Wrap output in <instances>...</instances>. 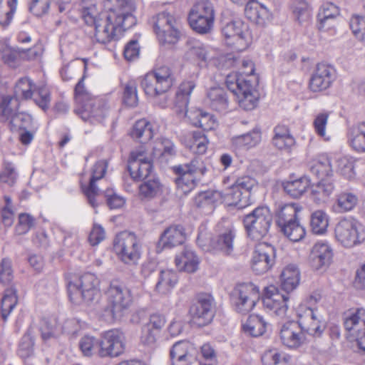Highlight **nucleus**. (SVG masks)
Masks as SVG:
<instances>
[{
    "label": "nucleus",
    "mask_w": 365,
    "mask_h": 365,
    "mask_svg": "<svg viewBox=\"0 0 365 365\" xmlns=\"http://www.w3.org/2000/svg\"><path fill=\"white\" fill-rule=\"evenodd\" d=\"M300 272L297 265L290 264L286 266L280 274V287L287 294L294 290L299 284ZM287 294H280L278 289L271 285L266 287L263 298L264 307L276 316L283 318L288 309Z\"/></svg>",
    "instance_id": "f03ea898"
},
{
    "label": "nucleus",
    "mask_w": 365,
    "mask_h": 365,
    "mask_svg": "<svg viewBox=\"0 0 365 365\" xmlns=\"http://www.w3.org/2000/svg\"><path fill=\"white\" fill-rule=\"evenodd\" d=\"M299 306L298 310L299 322L304 333L308 336H320L325 329V324L322 317L317 313L314 308Z\"/></svg>",
    "instance_id": "aec40b11"
},
{
    "label": "nucleus",
    "mask_w": 365,
    "mask_h": 365,
    "mask_svg": "<svg viewBox=\"0 0 365 365\" xmlns=\"http://www.w3.org/2000/svg\"><path fill=\"white\" fill-rule=\"evenodd\" d=\"M108 14L93 25L94 38L101 43H107L118 38L124 31L135 23L132 13L135 9L133 0H106Z\"/></svg>",
    "instance_id": "f257e3e1"
},
{
    "label": "nucleus",
    "mask_w": 365,
    "mask_h": 365,
    "mask_svg": "<svg viewBox=\"0 0 365 365\" xmlns=\"http://www.w3.org/2000/svg\"><path fill=\"white\" fill-rule=\"evenodd\" d=\"M295 143L294 137L285 125H277L274 129L273 145L281 150H289Z\"/></svg>",
    "instance_id": "72a5a7b5"
},
{
    "label": "nucleus",
    "mask_w": 365,
    "mask_h": 365,
    "mask_svg": "<svg viewBox=\"0 0 365 365\" xmlns=\"http://www.w3.org/2000/svg\"><path fill=\"white\" fill-rule=\"evenodd\" d=\"M214 19V6L207 0H202L195 4L188 15L191 28L199 34L209 32L213 26Z\"/></svg>",
    "instance_id": "ddd939ff"
},
{
    "label": "nucleus",
    "mask_w": 365,
    "mask_h": 365,
    "mask_svg": "<svg viewBox=\"0 0 365 365\" xmlns=\"http://www.w3.org/2000/svg\"><path fill=\"white\" fill-rule=\"evenodd\" d=\"M108 162L106 160L97 161L91 170V178L88 186L84 190L89 204L95 207L97 206L95 197L98 195L99 189L96 185V182L102 179L107 170Z\"/></svg>",
    "instance_id": "bb28decb"
},
{
    "label": "nucleus",
    "mask_w": 365,
    "mask_h": 365,
    "mask_svg": "<svg viewBox=\"0 0 365 365\" xmlns=\"http://www.w3.org/2000/svg\"><path fill=\"white\" fill-rule=\"evenodd\" d=\"M17 0H0V25L7 26L16 10Z\"/></svg>",
    "instance_id": "603ef678"
},
{
    "label": "nucleus",
    "mask_w": 365,
    "mask_h": 365,
    "mask_svg": "<svg viewBox=\"0 0 365 365\" xmlns=\"http://www.w3.org/2000/svg\"><path fill=\"white\" fill-rule=\"evenodd\" d=\"M279 336L282 344L289 348L299 347L309 340L299 321L284 323L281 327Z\"/></svg>",
    "instance_id": "b1692460"
},
{
    "label": "nucleus",
    "mask_w": 365,
    "mask_h": 365,
    "mask_svg": "<svg viewBox=\"0 0 365 365\" xmlns=\"http://www.w3.org/2000/svg\"><path fill=\"white\" fill-rule=\"evenodd\" d=\"M125 349L124 336L118 329H110L101 333L100 339V357H116Z\"/></svg>",
    "instance_id": "6ab92c4d"
},
{
    "label": "nucleus",
    "mask_w": 365,
    "mask_h": 365,
    "mask_svg": "<svg viewBox=\"0 0 365 365\" xmlns=\"http://www.w3.org/2000/svg\"><path fill=\"white\" fill-rule=\"evenodd\" d=\"M328 225V217L323 211L317 210L312 215L310 226L314 233L324 234L327 231Z\"/></svg>",
    "instance_id": "13d9d810"
},
{
    "label": "nucleus",
    "mask_w": 365,
    "mask_h": 365,
    "mask_svg": "<svg viewBox=\"0 0 365 365\" xmlns=\"http://www.w3.org/2000/svg\"><path fill=\"white\" fill-rule=\"evenodd\" d=\"M336 241L345 248L360 245L365 239L361 224L354 218H343L335 226Z\"/></svg>",
    "instance_id": "f8f14e48"
},
{
    "label": "nucleus",
    "mask_w": 365,
    "mask_h": 365,
    "mask_svg": "<svg viewBox=\"0 0 365 365\" xmlns=\"http://www.w3.org/2000/svg\"><path fill=\"white\" fill-rule=\"evenodd\" d=\"M272 222L271 212L265 206L256 207L243 220L247 236L255 241H259L267 235Z\"/></svg>",
    "instance_id": "6e6552de"
},
{
    "label": "nucleus",
    "mask_w": 365,
    "mask_h": 365,
    "mask_svg": "<svg viewBox=\"0 0 365 365\" xmlns=\"http://www.w3.org/2000/svg\"><path fill=\"white\" fill-rule=\"evenodd\" d=\"M334 188V181L329 178H321V180L312 187V197L318 204L325 202L333 193Z\"/></svg>",
    "instance_id": "473e14b6"
},
{
    "label": "nucleus",
    "mask_w": 365,
    "mask_h": 365,
    "mask_svg": "<svg viewBox=\"0 0 365 365\" xmlns=\"http://www.w3.org/2000/svg\"><path fill=\"white\" fill-rule=\"evenodd\" d=\"M18 302L17 290L13 286H10L4 291L0 304V314L4 322H6L8 317Z\"/></svg>",
    "instance_id": "e433bc0d"
},
{
    "label": "nucleus",
    "mask_w": 365,
    "mask_h": 365,
    "mask_svg": "<svg viewBox=\"0 0 365 365\" xmlns=\"http://www.w3.org/2000/svg\"><path fill=\"white\" fill-rule=\"evenodd\" d=\"M350 28L359 41L365 42V17L353 16L350 21Z\"/></svg>",
    "instance_id": "774afa93"
},
{
    "label": "nucleus",
    "mask_w": 365,
    "mask_h": 365,
    "mask_svg": "<svg viewBox=\"0 0 365 365\" xmlns=\"http://www.w3.org/2000/svg\"><path fill=\"white\" fill-rule=\"evenodd\" d=\"M217 193L212 190L200 192L194 198V204L197 207L213 208L214 203L217 201Z\"/></svg>",
    "instance_id": "680f3d73"
},
{
    "label": "nucleus",
    "mask_w": 365,
    "mask_h": 365,
    "mask_svg": "<svg viewBox=\"0 0 365 365\" xmlns=\"http://www.w3.org/2000/svg\"><path fill=\"white\" fill-rule=\"evenodd\" d=\"M339 15V11L337 6L331 3L324 4L318 14L319 29H327L329 26H334V22Z\"/></svg>",
    "instance_id": "c03bdc74"
},
{
    "label": "nucleus",
    "mask_w": 365,
    "mask_h": 365,
    "mask_svg": "<svg viewBox=\"0 0 365 365\" xmlns=\"http://www.w3.org/2000/svg\"><path fill=\"white\" fill-rule=\"evenodd\" d=\"M233 145L238 148H250L256 146L261 141V132L259 128H254L245 134L233 137Z\"/></svg>",
    "instance_id": "37998d69"
},
{
    "label": "nucleus",
    "mask_w": 365,
    "mask_h": 365,
    "mask_svg": "<svg viewBox=\"0 0 365 365\" xmlns=\"http://www.w3.org/2000/svg\"><path fill=\"white\" fill-rule=\"evenodd\" d=\"M292 10L295 19L299 23L307 21L310 17L308 4L304 0H294L292 3Z\"/></svg>",
    "instance_id": "e2e57ef3"
},
{
    "label": "nucleus",
    "mask_w": 365,
    "mask_h": 365,
    "mask_svg": "<svg viewBox=\"0 0 365 365\" xmlns=\"http://www.w3.org/2000/svg\"><path fill=\"white\" fill-rule=\"evenodd\" d=\"M175 263L179 271L193 273L197 270L200 261L192 249L185 247L179 255H176Z\"/></svg>",
    "instance_id": "c756f323"
},
{
    "label": "nucleus",
    "mask_w": 365,
    "mask_h": 365,
    "mask_svg": "<svg viewBox=\"0 0 365 365\" xmlns=\"http://www.w3.org/2000/svg\"><path fill=\"white\" fill-rule=\"evenodd\" d=\"M178 282V276L175 271L161 270L155 284V291L161 294H166L175 287Z\"/></svg>",
    "instance_id": "f704fd0d"
},
{
    "label": "nucleus",
    "mask_w": 365,
    "mask_h": 365,
    "mask_svg": "<svg viewBox=\"0 0 365 365\" xmlns=\"http://www.w3.org/2000/svg\"><path fill=\"white\" fill-rule=\"evenodd\" d=\"M207 103L217 111H225L228 107V99L222 88H211L207 93Z\"/></svg>",
    "instance_id": "c9c22d12"
},
{
    "label": "nucleus",
    "mask_w": 365,
    "mask_h": 365,
    "mask_svg": "<svg viewBox=\"0 0 365 365\" xmlns=\"http://www.w3.org/2000/svg\"><path fill=\"white\" fill-rule=\"evenodd\" d=\"M113 249L119 259L128 265L136 264L141 256L140 241L133 232L118 233L113 240Z\"/></svg>",
    "instance_id": "1a4fd4ad"
},
{
    "label": "nucleus",
    "mask_w": 365,
    "mask_h": 365,
    "mask_svg": "<svg viewBox=\"0 0 365 365\" xmlns=\"http://www.w3.org/2000/svg\"><path fill=\"white\" fill-rule=\"evenodd\" d=\"M242 91H239L235 95L237 97L239 106L246 110L254 109L257 103L258 97L255 90L254 84L251 81L247 84H243Z\"/></svg>",
    "instance_id": "7c9ffc66"
},
{
    "label": "nucleus",
    "mask_w": 365,
    "mask_h": 365,
    "mask_svg": "<svg viewBox=\"0 0 365 365\" xmlns=\"http://www.w3.org/2000/svg\"><path fill=\"white\" fill-rule=\"evenodd\" d=\"M245 14L250 21L257 24H264L265 20L269 17L267 9L252 0L247 3Z\"/></svg>",
    "instance_id": "a19ab883"
},
{
    "label": "nucleus",
    "mask_w": 365,
    "mask_h": 365,
    "mask_svg": "<svg viewBox=\"0 0 365 365\" xmlns=\"http://www.w3.org/2000/svg\"><path fill=\"white\" fill-rule=\"evenodd\" d=\"M27 53L32 56H37V53L31 48L24 50L19 48H6L2 52V59L9 66H14L18 60L24 58Z\"/></svg>",
    "instance_id": "3c124183"
},
{
    "label": "nucleus",
    "mask_w": 365,
    "mask_h": 365,
    "mask_svg": "<svg viewBox=\"0 0 365 365\" xmlns=\"http://www.w3.org/2000/svg\"><path fill=\"white\" fill-rule=\"evenodd\" d=\"M284 235L292 242H299L305 236V230L299 220L279 227Z\"/></svg>",
    "instance_id": "864d4df0"
},
{
    "label": "nucleus",
    "mask_w": 365,
    "mask_h": 365,
    "mask_svg": "<svg viewBox=\"0 0 365 365\" xmlns=\"http://www.w3.org/2000/svg\"><path fill=\"white\" fill-rule=\"evenodd\" d=\"M67 287L70 299L73 303H78L81 299L86 304L92 305L101 297L100 280L93 273L87 272L69 281Z\"/></svg>",
    "instance_id": "39448f33"
},
{
    "label": "nucleus",
    "mask_w": 365,
    "mask_h": 365,
    "mask_svg": "<svg viewBox=\"0 0 365 365\" xmlns=\"http://www.w3.org/2000/svg\"><path fill=\"white\" fill-rule=\"evenodd\" d=\"M337 170L340 175L348 180L355 177L354 162L347 157L340 158L337 160Z\"/></svg>",
    "instance_id": "0e129e2a"
},
{
    "label": "nucleus",
    "mask_w": 365,
    "mask_h": 365,
    "mask_svg": "<svg viewBox=\"0 0 365 365\" xmlns=\"http://www.w3.org/2000/svg\"><path fill=\"white\" fill-rule=\"evenodd\" d=\"M195 86L193 81H183L180 83L175 93L174 109L179 115L187 116L194 126L200 127L204 130H212L217 125L216 118L212 114L202 109L190 111L187 110L190 97Z\"/></svg>",
    "instance_id": "7ed1b4c3"
},
{
    "label": "nucleus",
    "mask_w": 365,
    "mask_h": 365,
    "mask_svg": "<svg viewBox=\"0 0 365 365\" xmlns=\"http://www.w3.org/2000/svg\"><path fill=\"white\" fill-rule=\"evenodd\" d=\"M252 79L246 78L242 74L232 73L228 74L226 77L225 83L227 88L234 94L239 91H242L244 87L243 84H247Z\"/></svg>",
    "instance_id": "052dcab7"
},
{
    "label": "nucleus",
    "mask_w": 365,
    "mask_h": 365,
    "mask_svg": "<svg viewBox=\"0 0 365 365\" xmlns=\"http://www.w3.org/2000/svg\"><path fill=\"white\" fill-rule=\"evenodd\" d=\"M174 78L170 68L160 66L148 73L141 80V87L150 97L164 95L173 86Z\"/></svg>",
    "instance_id": "9d476101"
},
{
    "label": "nucleus",
    "mask_w": 365,
    "mask_h": 365,
    "mask_svg": "<svg viewBox=\"0 0 365 365\" xmlns=\"http://www.w3.org/2000/svg\"><path fill=\"white\" fill-rule=\"evenodd\" d=\"M301 207L297 203H289L282 206L277 212V223L279 227L284 226L298 220Z\"/></svg>",
    "instance_id": "58836bf2"
},
{
    "label": "nucleus",
    "mask_w": 365,
    "mask_h": 365,
    "mask_svg": "<svg viewBox=\"0 0 365 365\" xmlns=\"http://www.w3.org/2000/svg\"><path fill=\"white\" fill-rule=\"evenodd\" d=\"M185 143L192 152L204 154L207 148L208 140L202 132L193 131L186 135Z\"/></svg>",
    "instance_id": "4c0bfd02"
},
{
    "label": "nucleus",
    "mask_w": 365,
    "mask_h": 365,
    "mask_svg": "<svg viewBox=\"0 0 365 365\" xmlns=\"http://www.w3.org/2000/svg\"><path fill=\"white\" fill-rule=\"evenodd\" d=\"M226 199L230 205H234L238 209H243L251 204L250 196L245 195L242 190L232 189L230 184L228 185Z\"/></svg>",
    "instance_id": "8fccbe9b"
},
{
    "label": "nucleus",
    "mask_w": 365,
    "mask_h": 365,
    "mask_svg": "<svg viewBox=\"0 0 365 365\" xmlns=\"http://www.w3.org/2000/svg\"><path fill=\"white\" fill-rule=\"evenodd\" d=\"M226 43L237 51L245 50L250 44L248 26L240 20L226 23L222 29Z\"/></svg>",
    "instance_id": "dca6fc26"
},
{
    "label": "nucleus",
    "mask_w": 365,
    "mask_h": 365,
    "mask_svg": "<svg viewBox=\"0 0 365 365\" xmlns=\"http://www.w3.org/2000/svg\"><path fill=\"white\" fill-rule=\"evenodd\" d=\"M289 356L277 349L266 351L262 356L263 365H287Z\"/></svg>",
    "instance_id": "4d7b16f0"
},
{
    "label": "nucleus",
    "mask_w": 365,
    "mask_h": 365,
    "mask_svg": "<svg viewBox=\"0 0 365 365\" xmlns=\"http://www.w3.org/2000/svg\"><path fill=\"white\" fill-rule=\"evenodd\" d=\"M173 170L179 175L175 180L178 190L186 195L195 188L207 168L202 159L195 157L187 163L173 167Z\"/></svg>",
    "instance_id": "0eeeda50"
},
{
    "label": "nucleus",
    "mask_w": 365,
    "mask_h": 365,
    "mask_svg": "<svg viewBox=\"0 0 365 365\" xmlns=\"http://www.w3.org/2000/svg\"><path fill=\"white\" fill-rule=\"evenodd\" d=\"M334 252L331 245L327 241L320 240L313 246L310 259L315 269L328 267L333 259Z\"/></svg>",
    "instance_id": "a878e982"
},
{
    "label": "nucleus",
    "mask_w": 365,
    "mask_h": 365,
    "mask_svg": "<svg viewBox=\"0 0 365 365\" xmlns=\"http://www.w3.org/2000/svg\"><path fill=\"white\" fill-rule=\"evenodd\" d=\"M162 192L161 184L158 179L145 180L139 185V195L143 199L150 200Z\"/></svg>",
    "instance_id": "09e8293b"
},
{
    "label": "nucleus",
    "mask_w": 365,
    "mask_h": 365,
    "mask_svg": "<svg viewBox=\"0 0 365 365\" xmlns=\"http://www.w3.org/2000/svg\"><path fill=\"white\" fill-rule=\"evenodd\" d=\"M230 183L232 189L242 190L245 195L250 197L251 190L256 185V180L248 175H243L237 178L228 177L225 179L224 183Z\"/></svg>",
    "instance_id": "de8ad7c7"
},
{
    "label": "nucleus",
    "mask_w": 365,
    "mask_h": 365,
    "mask_svg": "<svg viewBox=\"0 0 365 365\" xmlns=\"http://www.w3.org/2000/svg\"><path fill=\"white\" fill-rule=\"evenodd\" d=\"M185 240L184 228L181 225H171L161 234L158 243V251L170 249L182 244Z\"/></svg>",
    "instance_id": "cd10ccee"
},
{
    "label": "nucleus",
    "mask_w": 365,
    "mask_h": 365,
    "mask_svg": "<svg viewBox=\"0 0 365 365\" xmlns=\"http://www.w3.org/2000/svg\"><path fill=\"white\" fill-rule=\"evenodd\" d=\"M267 323L259 315H250L246 323L243 325V329L250 335L257 337L265 332Z\"/></svg>",
    "instance_id": "49530a36"
},
{
    "label": "nucleus",
    "mask_w": 365,
    "mask_h": 365,
    "mask_svg": "<svg viewBox=\"0 0 365 365\" xmlns=\"http://www.w3.org/2000/svg\"><path fill=\"white\" fill-rule=\"evenodd\" d=\"M310 186V180L307 177H300L294 180H289L282 183L285 193L293 199L302 197Z\"/></svg>",
    "instance_id": "2f4dec72"
},
{
    "label": "nucleus",
    "mask_w": 365,
    "mask_h": 365,
    "mask_svg": "<svg viewBox=\"0 0 365 365\" xmlns=\"http://www.w3.org/2000/svg\"><path fill=\"white\" fill-rule=\"evenodd\" d=\"M351 146L358 152H365V122L353 125L349 130Z\"/></svg>",
    "instance_id": "79ce46f5"
},
{
    "label": "nucleus",
    "mask_w": 365,
    "mask_h": 365,
    "mask_svg": "<svg viewBox=\"0 0 365 365\" xmlns=\"http://www.w3.org/2000/svg\"><path fill=\"white\" fill-rule=\"evenodd\" d=\"M128 168L134 180H145L149 177L153 169L152 157L143 146L130 153Z\"/></svg>",
    "instance_id": "f3484780"
},
{
    "label": "nucleus",
    "mask_w": 365,
    "mask_h": 365,
    "mask_svg": "<svg viewBox=\"0 0 365 365\" xmlns=\"http://www.w3.org/2000/svg\"><path fill=\"white\" fill-rule=\"evenodd\" d=\"M336 78L335 68L327 63H318L309 79V87L313 92L327 90Z\"/></svg>",
    "instance_id": "412c9836"
},
{
    "label": "nucleus",
    "mask_w": 365,
    "mask_h": 365,
    "mask_svg": "<svg viewBox=\"0 0 365 365\" xmlns=\"http://www.w3.org/2000/svg\"><path fill=\"white\" fill-rule=\"evenodd\" d=\"M275 249L267 243L257 245L253 252L252 268L257 274L267 272L274 264Z\"/></svg>",
    "instance_id": "4be33fe9"
},
{
    "label": "nucleus",
    "mask_w": 365,
    "mask_h": 365,
    "mask_svg": "<svg viewBox=\"0 0 365 365\" xmlns=\"http://www.w3.org/2000/svg\"><path fill=\"white\" fill-rule=\"evenodd\" d=\"M10 128L13 131L19 130H32L34 126L31 115L26 113H18L11 119Z\"/></svg>",
    "instance_id": "5fc2aeb1"
},
{
    "label": "nucleus",
    "mask_w": 365,
    "mask_h": 365,
    "mask_svg": "<svg viewBox=\"0 0 365 365\" xmlns=\"http://www.w3.org/2000/svg\"><path fill=\"white\" fill-rule=\"evenodd\" d=\"M35 225V219L28 213H21L19 215V222L16 226V232L18 235L27 233Z\"/></svg>",
    "instance_id": "338daca9"
},
{
    "label": "nucleus",
    "mask_w": 365,
    "mask_h": 365,
    "mask_svg": "<svg viewBox=\"0 0 365 365\" xmlns=\"http://www.w3.org/2000/svg\"><path fill=\"white\" fill-rule=\"evenodd\" d=\"M83 81L84 76L81 77L75 87L77 107L74 112L84 121L100 123L106 117L107 109L101 101L92 98L86 91Z\"/></svg>",
    "instance_id": "20e7f679"
},
{
    "label": "nucleus",
    "mask_w": 365,
    "mask_h": 365,
    "mask_svg": "<svg viewBox=\"0 0 365 365\" xmlns=\"http://www.w3.org/2000/svg\"><path fill=\"white\" fill-rule=\"evenodd\" d=\"M310 171L319 178H330L333 175L330 159L326 155L314 159L310 164Z\"/></svg>",
    "instance_id": "ea45409f"
},
{
    "label": "nucleus",
    "mask_w": 365,
    "mask_h": 365,
    "mask_svg": "<svg viewBox=\"0 0 365 365\" xmlns=\"http://www.w3.org/2000/svg\"><path fill=\"white\" fill-rule=\"evenodd\" d=\"M259 299V290L252 283L237 284L230 293V302L238 313L246 314L255 307Z\"/></svg>",
    "instance_id": "4468645a"
},
{
    "label": "nucleus",
    "mask_w": 365,
    "mask_h": 365,
    "mask_svg": "<svg viewBox=\"0 0 365 365\" xmlns=\"http://www.w3.org/2000/svg\"><path fill=\"white\" fill-rule=\"evenodd\" d=\"M79 347L86 356H91L94 354L99 356L100 339L91 336H84L79 341Z\"/></svg>",
    "instance_id": "bf43d9fd"
},
{
    "label": "nucleus",
    "mask_w": 365,
    "mask_h": 365,
    "mask_svg": "<svg viewBox=\"0 0 365 365\" xmlns=\"http://www.w3.org/2000/svg\"><path fill=\"white\" fill-rule=\"evenodd\" d=\"M106 295L108 305L105 308V312L114 319L121 318L133 302L130 290L117 281L110 283Z\"/></svg>",
    "instance_id": "423d86ee"
},
{
    "label": "nucleus",
    "mask_w": 365,
    "mask_h": 365,
    "mask_svg": "<svg viewBox=\"0 0 365 365\" xmlns=\"http://www.w3.org/2000/svg\"><path fill=\"white\" fill-rule=\"evenodd\" d=\"M138 101L136 83L133 81H130L124 88L123 102L128 106L134 107L137 106Z\"/></svg>",
    "instance_id": "69168bd1"
},
{
    "label": "nucleus",
    "mask_w": 365,
    "mask_h": 365,
    "mask_svg": "<svg viewBox=\"0 0 365 365\" xmlns=\"http://www.w3.org/2000/svg\"><path fill=\"white\" fill-rule=\"evenodd\" d=\"M130 135L135 139L140 140L141 143L147 142L154 135L153 126L147 120L140 119L133 125Z\"/></svg>",
    "instance_id": "a18cd8bd"
},
{
    "label": "nucleus",
    "mask_w": 365,
    "mask_h": 365,
    "mask_svg": "<svg viewBox=\"0 0 365 365\" xmlns=\"http://www.w3.org/2000/svg\"><path fill=\"white\" fill-rule=\"evenodd\" d=\"M196 349L188 341L175 343L170 350V356L173 365H190L195 359Z\"/></svg>",
    "instance_id": "393cba45"
},
{
    "label": "nucleus",
    "mask_w": 365,
    "mask_h": 365,
    "mask_svg": "<svg viewBox=\"0 0 365 365\" xmlns=\"http://www.w3.org/2000/svg\"><path fill=\"white\" fill-rule=\"evenodd\" d=\"M358 197L351 192H343L336 197V209L339 212L351 210L357 204Z\"/></svg>",
    "instance_id": "6e6d98bb"
},
{
    "label": "nucleus",
    "mask_w": 365,
    "mask_h": 365,
    "mask_svg": "<svg viewBox=\"0 0 365 365\" xmlns=\"http://www.w3.org/2000/svg\"><path fill=\"white\" fill-rule=\"evenodd\" d=\"M189 313L192 321L199 327L210 324L214 317L213 299L210 295H198L191 304Z\"/></svg>",
    "instance_id": "a211bd4d"
},
{
    "label": "nucleus",
    "mask_w": 365,
    "mask_h": 365,
    "mask_svg": "<svg viewBox=\"0 0 365 365\" xmlns=\"http://www.w3.org/2000/svg\"><path fill=\"white\" fill-rule=\"evenodd\" d=\"M154 31L161 43L174 44L180 38V24L168 12H160L151 19Z\"/></svg>",
    "instance_id": "9b49d317"
},
{
    "label": "nucleus",
    "mask_w": 365,
    "mask_h": 365,
    "mask_svg": "<svg viewBox=\"0 0 365 365\" xmlns=\"http://www.w3.org/2000/svg\"><path fill=\"white\" fill-rule=\"evenodd\" d=\"M217 235L213 237L212 245L213 247L229 255L234 250V240L235 231L232 223L227 220H222L217 225Z\"/></svg>",
    "instance_id": "5701e85b"
},
{
    "label": "nucleus",
    "mask_w": 365,
    "mask_h": 365,
    "mask_svg": "<svg viewBox=\"0 0 365 365\" xmlns=\"http://www.w3.org/2000/svg\"><path fill=\"white\" fill-rule=\"evenodd\" d=\"M344 325L352 340L365 334V309H357L344 318Z\"/></svg>",
    "instance_id": "c85d7f7f"
},
{
    "label": "nucleus",
    "mask_w": 365,
    "mask_h": 365,
    "mask_svg": "<svg viewBox=\"0 0 365 365\" xmlns=\"http://www.w3.org/2000/svg\"><path fill=\"white\" fill-rule=\"evenodd\" d=\"M15 95L24 99H29L35 96L36 104L46 111L48 109L51 102V96L48 88L45 85L36 86L28 78L20 79L14 88Z\"/></svg>",
    "instance_id": "2eb2a0df"
}]
</instances>
